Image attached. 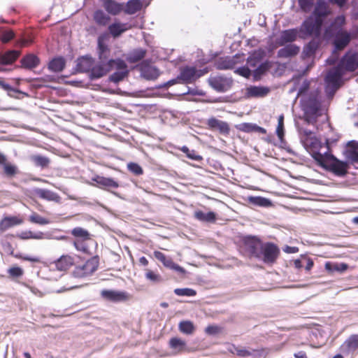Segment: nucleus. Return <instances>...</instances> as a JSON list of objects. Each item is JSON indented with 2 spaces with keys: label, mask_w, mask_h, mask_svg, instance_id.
<instances>
[{
  "label": "nucleus",
  "mask_w": 358,
  "mask_h": 358,
  "mask_svg": "<svg viewBox=\"0 0 358 358\" xmlns=\"http://www.w3.org/2000/svg\"><path fill=\"white\" fill-rule=\"evenodd\" d=\"M108 38L107 34H102L98 37L99 61L94 62L92 71L89 74L91 80L102 78L113 70V64H114L115 59H109L110 49L106 43Z\"/></svg>",
  "instance_id": "nucleus-1"
},
{
  "label": "nucleus",
  "mask_w": 358,
  "mask_h": 358,
  "mask_svg": "<svg viewBox=\"0 0 358 358\" xmlns=\"http://www.w3.org/2000/svg\"><path fill=\"white\" fill-rule=\"evenodd\" d=\"M328 103L322 99L317 92H314L301 99V107L304 113L303 119L309 124H315L319 117L325 115Z\"/></svg>",
  "instance_id": "nucleus-2"
},
{
  "label": "nucleus",
  "mask_w": 358,
  "mask_h": 358,
  "mask_svg": "<svg viewBox=\"0 0 358 358\" xmlns=\"http://www.w3.org/2000/svg\"><path fill=\"white\" fill-rule=\"evenodd\" d=\"M315 161L325 169L332 172L336 176H344L348 172V163L338 160L331 154L315 153L313 156Z\"/></svg>",
  "instance_id": "nucleus-3"
},
{
  "label": "nucleus",
  "mask_w": 358,
  "mask_h": 358,
  "mask_svg": "<svg viewBox=\"0 0 358 358\" xmlns=\"http://www.w3.org/2000/svg\"><path fill=\"white\" fill-rule=\"evenodd\" d=\"M345 71L338 64L331 69L325 76V91L328 99L330 100L341 85V79Z\"/></svg>",
  "instance_id": "nucleus-4"
},
{
  "label": "nucleus",
  "mask_w": 358,
  "mask_h": 358,
  "mask_svg": "<svg viewBox=\"0 0 358 358\" xmlns=\"http://www.w3.org/2000/svg\"><path fill=\"white\" fill-rule=\"evenodd\" d=\"M323 19L315 16L308 17L301 24L299 30V37L306 39L309 37L319 38L321 34Z\"/></svg>",
  "instance_id": "nucleus-5"
},
{
  "label": "nucleus",
  "mask_w": 358,
  "mask_h": 358,
  "mask_svg": "<svg viewBox=\"0 0 358 358\" xmlns=\"http://www.w3.org/2000/svg\"><path fill=\"white\" fill-rule=\"evenodd\" d=\"M99 266V259L94 257L88 259L82 265L76 266L73 271V275L76 278H85L95 272Z\"/></svg>",
  "instance_id": "nucleus-6"
},
{
  "label": "nucleus",
  "mask_w": 358,
  "mask_h": 358,
  "mask_svg": "<svg viewBox=\"0 0 358 358\" xmlns=\"http://www.w3.org/2000/svg\"><path fill=\"white\" fill-rule=\"evenodd\" d=\"M208 85L217 92H225L231 88L233 80L222 75L211 76L208 79Z\"/></svg>",
  "instance_id": "nucleus-7"
},
{
  "label": "nucleus",
  "mask_w": 358,
  "mask_h": 358,
  "mask_svg": "<svg viewBox=\"0 0 358 358\" xmlns=\"http://www.w3.org/2000/svg\"><path fill=\"white\" fill-rule=\"evenodd\" d=\"M113 69H115L116 71L109 76L108 80L115 84L123 80L129 74L128 66L126 62L121 59H115V62L113 64Z\"/></svg>",
  "instance_id": "nucleus-8"
},
{
  "label": "nucleus",
  "mask_w": 358,
  "mask_h": 358,
  "mask_svg": "<svg viewBox=\"0 0 358 358\" xmlns=\"http://www.w3.org/2000/svg\"><path fill=\"white\" fill-rule=\"evenodd\" d=\"M263 243L255 236H248L244 239L245 250L251 257L260 259L262 257Z\"/></svg>",
  "instance_id": "nucleus-9"
},
{
  "label": "nucleus",
  "mask_w": 358,
  "mask_h": 358,
  "mask_svg": "<svg viewBox=\"0 0 358 358\" xmlns=\"http://www.w3.org/2000/svg\"><path fill=\"white\" fill-rule=\"evenodd\" d=\"M262 252V257L261 259L266 264H273L277 259L280 250L275 244L266 243L263 244Z\"/></svg>",
  "instance_id": "nucleus-10"
},
{
  "label": "nucleus",
  "mask_w": 358,
  "mask_h": 358,
  "mask_svg": "<svg viewBox=\"0 0 358 358\" xmlns=\"http://www.w3.org/2000/svg\"><path fill=\"white\" fill-rule=\"evenodd\" d=\"M338 64L345 71H354L358 68V52H348Z\"/></svg>",
  "instance_id": "nucleus-11"
},
{
  "label": "nucleus",
  "mask_w": 358,
  "mask_h": 358,
  "mask_svg": "<svg viewBox=\"0 0 358 358\" xmlns=\"http://www.w3.org/2000/svg\"><path fill=\"white\" fill-rule=\"evenodd\" d=\"M228 351L241 357H253L257 358V356L260 355V351L259 350L247 348L241 345L236 346L231 345L228 348Z\"/></svg>",
  "instance_id": "nucleus-12"
},
{
  "label": "nucleus",
  "mask_w": 358,
  "mask_h": 358,
  "mask_svg": "<svg viewBox=\"0 0 358 358\" xmlns=\"http://www.w3.org/2000/svg\"><path fill=\"white\" fill-rule=\"evenodd\" d=\"M351 39L352 36L348 31L343 30L338 31L334 41L335 49L337 50H343L348 45Z\"/></svg>",
  "instance_id": "nucleus-13"
},
{
  "label": "nucleus",
  "mask_w": 358,
  "mask_h": 358,
  "mask_svg": "<svg viewBox=\"0 0 358 358\" xmlns=\"http://www.w3.org/2000/svg\"><path fill=\"white\" fill-rule=\"evenodd\" d=\"M154 256L157 260L161 262L165 267L174 270L182 274L185 272L182 267L174 263L170 257H166L164 253L159 251H155Z\"/></svg>",
  "instance_id": "nucleus-14"
},
{
  "label": "nucleus",
  "mask_w": 358,
  "mask_h": 358,
  "mask_svg": "<svg viewBox=\"0 0 358 358\" xmlns=\"http://www.w3.org/2000/svg\"><path fill=\"white\" fill-rule=\"evenodd\" d=\"M343 353L349 355L358 352V334L351 335L341 346Z\"/></svg>",
  "instance_id": "nucleus-15"
},
{
  "label": "nucleus",
  "mask_w": 358,
  "mask_h": 358,
  "mask_svg": "<svg viewBox=\"0 0 358 358\" xmlns=\"http://www.w3.org/2000/svg\"><path fill=\"white\" fill-rule=\"evenodd\" d=\"M298 36H299V29H290L282 31L278 39V43L280 45H285L289 43H291L295 41Z\"/></svg>",
  "instance_id": "nucleus-16"
},
{
  "label": "nucleus",
  "mask_w": 358,
  "mask_h": 358,
  "mask_svg": "<svg viewBox=\"0 0 358 358\" xmlns=\"http://www.w3.org/2000/svg\"><path fill=\"white\" fill-rule=\"evenodd\" d=\"M101 295L105 299L113 302L124 301L128 299V294L120 291L104 289L101 291Z\"/></svg>",
  "instance_id": "nucleus-17"
},
{
  "label": "nucleus",
  "mask_w": 358,
  "mask_h": 358,
  "mask_svg": "<svg viewBox=\"0 0 358 358\" xmlns=\"http://www.w3.org/2000/svg\"><path fill=\"white\" fill-rule=\"evenodd\" d=\"M207 124L212 130H217L221 134L227 135L229 133L230 128L229 124L224 121L211 117L208 120Z\"/></svg>",
  "instance_id": "nucleus-18"
},
{
  "label": "nucleus",
  "mask_w": 358,
  "mask_h": 358,
  "mask_svg": "<svg viewBox=\"0 0 358 358\" xmlns=\"http://www.w3.org/2000/svg\"><path fill=\"white\" fill-rule=\"evenodd\" d=\"M301 140L305 147L315 148L318 143L317 139L313 135V133L307 129H300Z\"/></svg>",
  "instance_id": "nucleus-19"
},
{
  "label": "nucleus",
  "mask_w": 358,
  "mask_h": 358,
  "mask_svg": "<svg viewBox=\"0 0 358 358\" xmlns=\"http://www.w3.org/2000/svg\"><path fill=\"white\" fill-rule=\"evenodd\" d=\"M33 192L39 198L49 201L59 203L61 200L60 196L57 193L49 189L35 188L33 189Z\"/></svg>",
  "instance_id": "nucleus-20"
},
{
  "label": "nucleus",
  "mask_w": 358,
  "mask_h": 358,
  "mask_svg": "<svg viewBox=\"0 0 358 358\" xmlns=\"http://www.w3.org/2000/svg\"><path fill=\"white\" fill-rule=\"evenodd\" d=\"M278 65V62H274L271 61H266L264 63H262L254 71L253 76L255 80H259L262 76H264L266 72L271 71V73H274L272 71L273 68L275 66Z\"/></svg>",
  "instance_id": "nucleus-21"
},
{
  "label": "nucleus",
  "mask_w": 358,
  "mask_h": 358,
  "mask_svg": "<svg viewBox=\"0 0 358 358\" xmlns=\"http://www.w3.org/2000/svg\"><path fill=\"white\" fill-rule=\"evenodd\" d=\"M103 6L112 15H117L124 10V4L115 0H103Z\"/></svg>",
  "instance_id": "nucleus-22"
},
{
  "label": "nucleus",
  "mask_w": 358,
  "mask_h": 358,
  "mask_svg": "<svg viewBox=\"0 0 358 358\" xmlns=\"http://www.w3.org/2000/svg\"><path fill=\"white\" fill-rule=\"evenodd\" d=\"M299 51V46L295 44H289L285 45L284 48H280L277 52V56L279 58H292L297 55Z\"/></svg>",
  "instance_id": "nucleus-23"
},
{
  "label": "nucleus",
  "mask_w": 358,
  "mask_h": 358,
  "mask_svg": "<svg viewBox=\"0 0 358 358\" xmlns=\"http://www.w3.org/2000/svg\"><path fill=\"white\" fill-rule=\"evenodd\" d=\"M200 76L201 75L196 74V70L195 68L185 67L181 70L180 74L177 79L181 80L185 83H191Z\"/></svg>",
  "instance_id": "nucleus-24"
},
{
  "label": "nucleus",
  "mask_w": 358,
  "mask_h": 358,
  "mask_svg": "<svg viewBox=\"0 0 358 358\" xmlns=\"http://www.w3.org/2000/svg\"><path fill=\"white\" fill-rule=\"evenodd\" d=\"M92 180L96 183V186L99 188L115 189L119 187L118 182L110 178H105L103 176H96L92 178Z\"/></svg>",
  "instance_id": "nucleus-25"
},
{
  "label": "nucleus",
  "mask_w": 358,
  "mask_h": 358,
  "mask_svg": "<svg viewBox=\"0 0 358 358\" xmlns=\"http://www.w3.org/2000/svg\"><path fill=\"white\" fill-rule=\"evenodd\" d=\"M347 146L348 149L345 152L346 158L352 164H358V142L349 141Z\"/></svg>",
  "instance_id": "nucleus-26"
},
{
  "label": "nucleus",
  "mask_w": 358,
  "mask_h": 358,
  "mask_svg": "<svg viewBox=\"0 0 358 358\" xmlns=\"http://www.w3.org/2000/svg\"><path fill=\"white\" fill-rule=\"evenodd\" d=\"M94 62V59L90 56L81 57L77 60V69L81 72H88L90 74Z\"/></svg>",
  "instance_id": "nucleus-27"
},
{
  "label": "nucleus",
  "mask_w": 358,
  "mask_h": 358,
  "mask_svg": "<svg viewBox=\"0 0 358 358\" xmlns=\"http://www.w3.org/2000/svg\"><path fill=\"white\" fill-rule=\"evenodd\" d=\"M329 14V8L325 1L317 0L313 13L310 16L324 20Z\"/></svg>",
  "instance_id": "nucleus-28"
},
{
  "label": "nucleus",
  "mask_w": 358,
  "mask_h": 358,
  "mask_svg": "<svg viewBox=\"0 0 358 358\" xmlns=\"http://www.w3.org/2000/svg\"><path fill=\"white\" fill-rule=\"evenodd\" d=\"M74 264V258L70 255H62L55 261V267L59 271H66Z\"/></svg>",
  "instance_id": "nucleus-29"
},
{
  "label": "nucleus",
  "mask_w": 358,
  "mask_h": 358,
  "mask_svg": "<svg viewBox=\"0 0 358 358\" xmlns=\"http://www.w3.org/2000/svg\"><path fill=\"white\" fill-rule=\"evenodd\" d=\"M269 89L266 87L251 86L246 89L248 97H263L267 95Z\"/></svg>",
  "instance_id": "nucleus-30"
},
{
  "label": "nucleus",
  "mask_w": 358,
  "mask_h": 358,
  "mask_svg": "<svg viewBox=\"0 0 358 358\" xmlns=\"http://www.w3.org/2000/svg\"><path fill=\"white\" fill-rule=\"evenodd\" d=\"M22 223V220L17 217H6L0 221V231L3 232L9 228Z\"/></svg>",
  "instance_id": "nucleus-31"
},
{
  "label": "nucleus",
  "mask_w": 358,
  "mask_h": 358,
  "mask_svg": "<svg viewBox=\"0 0 358 358\" xmlns=\"http://www.w3.org/2000/svg\"><path fill=\"white\" fill-rule=\"evenodd\" d=\"M237 55L234 57H227L225 58H221L217 62V68L221 70L231 69L237 64Z\"/></svg>",
  "instance_id": "nucleus-32"
},
{
  "label": "nucleus",
  "mask_w": 358,
  "mask_h": 358,
  "mask_svg": "<svg viewBox=\"0 0 358 358\" xmlns=\"http://www.w3.org/2000/svg\"><path fill=\"white\" fill-rule=\"evenodd\" d=\"M20 55L17 50H10L3 55H0V64L7 65L15 62Z\"/></svg>",
  "instance_id": "nucleus-33"
},
{
  "label": "nucleus",
  "mask_w": 358,
  "mask_h": 358,
  "mask_svg": "<svg viewBox=\"0 0 358 358\" xmlns=\"http://www.w3.org/2000/svg\"><path fill=\"white\" fill-rule=\"evenodd\" d=\"M22 66L25 69H31L39 64V59L34 55H28L21 59Z\"/></svg>",
  "instance_id": "nucleus-34"
},
{
  "label": "nucleus",
  "mask_w": 358,
  "mask_h": 358,
  "mask_svg": "<svg viewBox=\"0 0 358 358\" xmlns=\"http://www.w3.org/2000/svg\"><path fill=\"white\" fill-rule=\"evenodd\" d=\"M129 29L127 24L115 22L108 27V30L110 34L114 37L117 38L120 36L123 32L126 31Z\"/></svg>",
  "instance_id": "nucleus-35"
},
{
  "label": "nucleus",
  "mask_w": 358,
  "mask_h": 358,
  "mask_svg": "<svg viewBox=\"0 0 358 358\" xmlns=\"http://www.w3.org/2000/svg\"><path fill=\"white\" fill-rule=\"evenodd\" d=\"M194 217L203 222L214 223L216 220V215L213 212L204 213L201 210L194 212Z\"/></svg>",
  "instance_id": "nucleus-36"
},
{
  "label": "nucleus",
  "mask_w": 358,
  "mask_h": 358,
  "mask_svg": "<svg viewBox=\"0 0 358 358\" xmlns=\"http://www.w3.org/2000/svg\"><path fill=\"white\" fill-rule=\"evenodd\" d=\"M141 75L146 80H154L159 77V71L155 66H148L142 69Z\"/></svg>",
  "instance_id": "nucleus-37"
},
{
  "label": "nucleus",
  "mask_w": 358,
  "mask_h": 358,
  "mask_svg": "<svg viewBox=\"0 0 358 358\" xmlns=\"http://www.w3.org/2000/svg\"><path fill=\"white\" fill-rule=\"evenodd\" d=\"M319 43L315 38L307 43L303 49L302 56L304 58L313 56L318 48Z\"/></svg>",
  "instance_id": "nucleus-38"
},
{
  "label": "nucleus",
  "mask_w": 358,
  "mask_h": 358,
  "mask_svg": "<svg viewBox=\"0 0 358 358\" xmlns=\"http://www.w3.org/2000/svg\"><path fill=\"white\" fill-rule=\"evenodd\" d=\"M142 8V3L140 0H129L127 2L123 10L126 14L133 15L139 11Z\"/></svg>",
  "instance_id": "nucleus-39"
},
{
  "label": "nucleus",
  "mask_w": 358,
  "mask_h": 358,
  "mask_svg": "<svg viewBox=\"0 0 358 358\" xmlns=\"http://www.w3.org/2000/svg\"><path fill=\"white\" fill-rule=\"evenodd\" d=\"M94 20L100 26H106L110 20V17L102 10H97L94 13Z\"/></svg>",
  "instance_id": "nucleus-40"
},
{
  "label": "nucleus",
  "mask_w": 358,
  "mask_h": 358,
  "mask_svg": "<svg viewBox=\"0 0 358 358\" xmlns=\"http://www.w3.org/2000/svg\"><path fill=\"white\" fill-rule=\"evenodd\" d=\"M65 67V59L63 57H56L52 59L48 69L53 72H61Z\"/></svg>",
  "instance_id": "nucleus-41"
},
{
  "label": "nucleus",
  "mask_w": 358,
  "mask_h": 358,
  "mask_svg": "<svg viewBox=\"0 0 358 358\" xmlns=\"http://www.w3.org/2000/svg\"><path fill=\"white\" fill-rule=\"evenodd\" d=\"M169 346L176 353L183 352L186 349V343L178 338H172L169 341Z\"/></svg>",
  "instance_id": "nucleus-42"
},
{
  "label": "nucleus",
  "mask_w": 358,
  "mask_h": 358,
  "mask_svg": "<svg viewBox=\"0 0 358 358\" xmlns=\"http://www.w3.org/2000/svg\"><path fill=\"white\" fill-rule=\"evenodd\" d=\"M248 201L250 204L256 206L268 207L271 206V201L269 199L262 196H249Z\"/></svg>",
  "instance_id": "nucleus-43"
},
{
  "label": "nucleus",
  "mask_w": 358,
  "mask_h": 358,
  "mask_svg": "<svg viewBox=\"0 0 358 358\" xmlns=\"http://www.w3.org/2000/svg\"><path fill=\"white\" fill-rule=\"evenodd\" d=\"M145 55V50L139 48L131 51L127 57V59L131 63L137 62L141 60Z\"/></svg>",
  "instance_id": "nucleus-44"
},
{
  "label": "nucleus",
  "mask_w": 358,
  "mask_h": 358,
  "mask_svg": "<svg viewBox=\"0 0 358 358\" xmlns=\"http://www.w3.org/2000/svg\"><path fill=\"white\" fill-rule=\"evenodd\" d=\"M71 234L76 238V240L90 239V234L88 231L80 227L73 228L71 231Z\"/></svg>",
  "instance_id": "nucleus-45"
},
{
  "label": "nucleus",
  "mask_w": 358,
  "mask_h": 358,
  "mask_svg": "<svg viewBox=\"0 0 358 358\" xmlns=\"http://www.w3.org/2000/svg\"><path fill=\"white\" fill-rule=\"evenodd\" d=\"M30 159L35 166L41 168L47 167L50 164V159L48 157L39 155L31 156Z\"/></svg>",
  "instance_id": "nucleus-46"
},
{
  "label": "nucleus",
  "mask_w": 358,
  "mask_h": 358,
  "mask_svg": "<svg viewBox=\"0 0 358 358\" xmlns=\"http://www.w3.org/2000/svg\"><path fill=\"white\" fill-rule=\"evenodd\" d=\"M263 53L260 51L253 52L247 59L248 64L251 67H255L262 59Z\"/></svg>",
  "instance_id": "nucleus-47"
},
{
  "label": "nucleus",
  "mask_w": 358,
  "mask_h": 358,
  "mask_svg": "<svg viewBox=\"0 0 358 358\" xmlns=\"http://www.w3.org/2000/svg\"><path fill=\"white\" fill-rule=\"evenodd\" d=\"M178 328L181 332L186 334H192L195 329L193 323L190 321L180 322Z\"/></svg>",
  "instance_id": "nucleus-48"
},
{
  "label": "nucleus",
  "mask_w": 358,
  "mask_h": 358,
  "mask_svg": "<svg viewBox=\"0 0 358 358\" xmlns=\"http://www.w3.org/2000/svg\"><path fill=\"white\" fill-rule=\"evenodd\" d=\"M345 24V17L344 15H338L337 16L333 22L331 24L329 29H332L333 30H342L341 28Z\"/></svg>",
  "instance_id": "nucleus-49"
},
{
  "label": "nucleus",
  "mask_w": 358,
  "mask_h": 358,
  "mask_svg": "<svg viewBox=\"0 0 358 358\" xmlns=\"http://www.w3.org/2000/svg\"><path fill=\"white\" fill-rule=\"evenodd\" d=\"M29 221L32 223L38 224L41 225L48 224L50 222L49 220L39 215L36 213H33L29 216Z\"/></svg>",
  "instance_id": "nucleus-50"
},
{
  "label": "nucleus",
  "mask_w": 358,
  "mask_h": 358,
  "mask_svg": "<svg viewBox=\"0 0 358 358\" xmlns=\"http://www.w3.org/2000/svg\"><path fill=\"white\" fill-rule=\"evenodd\" d=\"M174 293L177 296H195L196 292L194 289L190 288H176L174 289Z\"/></svg>",
  "instance_id": "nucleus-51"
},
{
  "label": "nucleus",
  "mask_w": 358,
  "mask_h": 358,
  "mask_svg": "<svg viewBox=\"0 0 358 358\" xmlns=\"http://www.w3.org/2000/svg\"><path fill=\"white\" fill-rule=\"evenodd\" d=\"M276 134L280 141L284 137V115H280L278 120V127L276 128Z\"/></svg>",
  "instance_id": "nucleus-52"
},
{
  "label": "nucleus",
  "mask_w": 358,
  "mask_h": 358,
  "mask_svg": "<svg viewBox=\"0 0 358 358\" xmlns=\"http://www.w3.org/2000/svg\"><path fill=\"white\" fill-rule=\"evenodd\" d=\"M87 240H75L73 241V245L78 251L83 252L84 253L88 252V245L86 243Z\"/></svg>",
  "instance_id": "nucleus-53"
},
{
  "label": "nucleus",
  "mask_w": 358,
  "mask_h": 358,
  "mask_svg": "<svg viewBox=\"0 0 358 358\" xmlns=\"http://www.w3.org/2000/svg\"><path fill=\"white\" fill-rule=\"evenodd\" d=\"M301 9L305 13L311 11L314 0H298Z\"/></svg>",
  "instance_id": "nucleus-54"
},
{
  "label": "nucleus",
  "mask_w": 358,
  "mask_h": 358,
  "mask_svg": "<svg viewBox=\"0 0 358 358\" xmlns=\"http://www.w3.org/2000/svg\"><path fill=\"white\" fill-rule=\"evenodd\" d=\"M128 170L136 176L142 175L143 173L142 167L134 162H131L127 164Z\"/></svg>",
  "instance_id": "nucleus-55"
},
{
  "label": "nucleus",
  "mask_w": 358,
  "mask_h": 358,
  "mask_svg": "<svg viewBox=\"0 0 358 358\" xmlns=\"http://www.w3.org/2000/svg\"><path fill=\"white\" fill-rule=\"evenodd\" d=\"M145 278L154 282L157 283L162 281V278L160 275L155 273V272L152 271L151 270H148L145 273Z\"/></svg>",
  "instance_id": "nucleus-56"
},
{
  "label": "nucleus",
  "mask_w": 358,
  "mask_h": 358,
  "mask_svg": "<svg viewBox=\"0 0 358 358\" xmlns=\"http://www.w3.org/2000/svg\"><path fill=\"white\" fill-rule=\"evenodd\" d=\"M325 267L328 270H336L338 271H344L347 269L348 266L345 264H336L334 265H331L330 263H327L325 265Z\"/></svg>",
  "instance_id": "nucleus-57"
},
{
  "label": "nucleus",
  "mask_w": 358,
  "mask_h": 358,
  "mask_svg": "<svg viewBox=\"0 0 358 358\" xmlns=\"http://www.w3.org/2000/svg\"><path fill=\"white\" fill-rule=\"evenodd\" d=\"M0 87L3 88L4 90L7 91L10 96H14V95L12 94L13 92H20L19 90H15V88L12 87L10 85L6 83L1 80H0Z\"/></svg>",
  "instance_id": "nucleus-58"
},
{
  "label": "nucleus",
  "mask_w": 358,
  "mask_h": 358,
  "mask_svg": "<svg viewBox=\"0 0 358 358\" xmlns=\"http://www.w3.org/2000/svg\"><path fill=\"white\" fill-rule=\"evenodd\" d=\"M14 36L15 34L12 30H6L2 33L0 38L3 43H8L13 39Z\"/></svg>",
  "instance_id": "nucleus-59"
},
{
  "label": "nucleus",
  "mask_w": 358,
  "mask_h": 358,
  "mask_svg": "<svg viewBox=\"0 0 358 358\" xmlns=\"http://www.w3.org/2000/svg\"><path fill=\"white\" fill-rule=\"evenodd\" d=\"M8 273L13 278H18L22 275L23 270L18 266L12 267L8 270Z\"/></svg>",
  "instance_id": "nucleus-60"
},
{
  "label": "nucleus",
  "mask_w": 358,
  "mask_h": 358,
  "mask_svg": "<svg viewBox=\"0 0 358 358\" xmlns=\"http://www.w3.org/2000/svg\"><path fill=\"white\" fill-rule=\"evenodd\" d=\"M235 73L247 78L251 75V71L245 66L238 68L235 70Z\"/></svg>",
  "instance_id": "nucleus-61"
},
{
  "label": "nucleus",
  "mask_w": 358,
  "mask_h": 358,
  "mask_svg": "<svg viewBox=\"0 0 358 358\" xmlns=\"http://www.w3.org/2000/svg\"><path fill=\"white\" fill-rule=\"evenodd\" d=\"M4 172L8 176H13L16 173V167L15 166L5 164L3 165Z\"/></svg>",
  "instance_id": "nucleus-62"
},
{
  "label": "nucleus",
  "mask_w": 358,
  "mask_h": 358,
  "mask_svg": "<svg viewBox=\"0 0 358 358\" xmlns=\"http://www.w3.org/2000/svg\"><path fill=\"white\" fill-rule=\"evenodd\" d=\"M255 124L252 123H244L241 125V129L245 132H252L254 131Z\"/></svg>",
  "instance_id": "nucleus-63"
},
{
  "label": "nucleus",
  "mask_w": 358,
  "mask_h": 358,
  "mask_svg": "<svg viewBox=\"0 0 358 358\" xmlns=\"http://www.w3.org/2000/svg\"><path fill=\"white\" fill-rule=\"evenodd\" d=\"M205 331L208 334L214 335L219 332L220 329L217 326H208L206 328Z\"/></svg>",
  "instance_id": "nucleus-64"
}]
</instances>
